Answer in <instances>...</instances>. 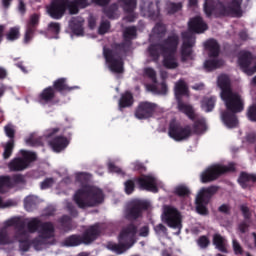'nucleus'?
I'll return each instance as SVG.
<instances>
[{
	"instance_id": "nucleus-2",
	"label": "nucleus",
	"mask_w": 256,
	"mask_h": 256,
	"mask_svg": "<svg viewBox=\"0 0 256 256\" xmlns=\"http://www.w3.org/2000/svg\"><path fill=\"white\" fill-rule=\"evenodd\" d=\"M217 85L221 89L220 97L227 109L226 112L221 114V120L225 127L233 129L239 125L235 113H241L245 107L243 97L231 89V79L225 74L218 76Z\"/></svg>"
},
{
	"instance_id": "nucleus-19",
	"label": "nucleus",
	"mask_w": 256,
	"mask_h": 256,
	"mask_svg": "<svg viewBox=\"0 0 256 256\" xmlns=\"http://www.w3.org/2000/svg\"><path fill=\"white\" fill-rule=\"evenodd\" d=\"M183 37V45L181 50V59L185 63L187 61H193L195 59V55L193 54V50L191 47L195 45V36L191 31L182 33Z\"/></svg>"
},
{
	"instance_id": "nucleus-9",
	"label": "nucleus",
	"mask_w": 256,
	"mask_h": 256,
	"mask_svg": "<svg viewBox=\"0 0 256 256\" xmlns=\"http://www.w3.org/2000/svg\"><path fill=\"white\" fill-rule=\"evenodd\" d=\"M101 233V228L99 224L91 226L83 236L80 235H71L67 237L62 243V247H79V245H91Z\"/></svg>"
},
{
	"instance_id": "nucleus-23",
	"label": "nucleus",
	"mask_w": 256,
	"mask_h": 256,
	"mask_svg": "<svg viewBox=\"0 0 256 256\" xmlns=\"http://www.w3.org/2000/svg\"><path fill=\"white\" fill-rule=\"evenodd\" d=\"M118 5L122 7L123 11L127 13L128 16L124 18V21H127L128 23H133L137 16L133 11H135V8L137 7V0H119Z\"/></svg>"
},
{
	"instance_id": "nucleus-39",
	"label": "nucleus",
	"mask_w": 256,
	"mask_h": 256,
	"mask_svg": "<svg viewBox=\"0 0 256 256\" xmlns=\"http://www.w3.org/2000/svg\"><path fill=\"white\" fill-rule=\"evenodd\" d=\"M104 15L109 19H117V17H119V6L113 4L110 7L104 8Z\"/></svg>"
},
{
	"instance_id": "nucleus-6",
	"label": "nucleus",
	"mask_w": 256,
	"mask_h": 256,
	"mask_svg": "<svg viewBox=\"0 0 256 256\" xmlns=\"http://www.w3.org/2000/svg\"><path fill=\"white\" fill-rule=\"evenodd\" d=\"M89 0H52L47 6V13L52 19H61L68 9L71 15L79 13V9L88 7Z\"/></svg>"
},
{
	"instance_id": "nucleus-22",
	"label": "nucleus",
	"mask_w": 256,
	"mask_h": 256,
	"mask_svg": "<svg viewBox=\"0 0 256 256\" xmlns=\"http://www.w3.org/2000/svg\"><path fill=\"white\" fill-rule=\"evenodd\" d=\"M154 113H163V108L151 102H142L136 110L135 117L137 119H148V117H152Z\"/></svg>"
},
{
	"instance_id": "nucleus-64",
	"label": "nucleus",
	"mask_w": 256,
	"mask_h": 256,
	"mask_svg": "<svg viewBox=\"0 0 256 256\" xmlns=\"http://www.w3.org/2000/svg\"><path fill=\"white\" fill-rule=\"evenodd\" d=\"M256 139V134L255 133H251L247 136V141H249L250 143L255 142Z\"/></svg>"
},
{
	"instance_id": "nucleus-8",
	"label": "nucleus",
	"mask_w": 256,
	"mask_h": 256,
	"mask_svg": "<svg viewBox=\"0 0 256 256\" xmlns=\"http://www.w3.org/2000/svg\"><path fill=\"white\" fill-rule=\"evenodd\" d=\"M137 233V228L130 225L123 228L118 236V244L114 242H109L107 244V249L116 253V255H123L126 251H129L133 245H135V234Z\"/></svg>"
},
{
	"instance_id": "nucleus-53",
	"label": "nucleus",
	"mask_w": 256,
	"mask_h": 256,
	"mask_svg": "<svg viewBox=\"0 0 256 256\" xmlns=\"http://www.w3.org/2000/svg\"><path fill=\"white\" fill-rule=\"evenodd\" d=\"M53 183H55L53 178H47L41 183V189H49V187H53Z\"/></svg>"
},
{
	"instance_id": "nucleus-5",
	"label": "nucleus",
	"mask_w": 256,
	"mask_h": 256,
	"mask_svg": "<svg viewBox=\"0 0 256 256\" xmlns=\"http://www.w3.org/2000/svg\"><path fill=\"white\" fill-rule=\"evenodd\" d=\"M241 3H243V0H230V2L225 0H205L204 12L207 17H211V15H216L217 17L219 15L239 17Z\"/></svg>"
},
{
	"instance_id": "nucleus-18",
	"label": "nucleus",
	"mask_w": 256,
	"mask_h": 256,
	"mask_svg": "<svg viewBox=\"0 0 256 256\" xmlns=\"http://www.w3.org/2000/svg\"><path fill=\"white\" fill-rule=\"evenodd\" d=\"M20 153L23 159L21 158L13 159L8 164V168L10 169V171H23L24 169H27L28 165H30L32 161H35V159H37V154H35L34 152L21 150Z\"/></svg>"
},
{
	"instance_id": "nucleus-37",
	"label": "nucleus",
	"mask_w": 256,
	"mask_h": 256,
	"mask_svg": "<svg viewBox=\"0 0 256 256\" xmlns=\"http://www.w3.org/2000/svg\"><path fill=\"white\" fill-rule=\"evenodd\" d=\"M217 101V98L210 97V98H204L201 104V108L205 113H210V111H213L215 109V102Z\"/></svg>"
},
{
	"instance_id": "nucleus-54",
	"label": "nucleus",
	"mask_w": 256,
	"mask_h": 256,
	"mask_svg": "<svg viewBox=\"0 0 256 256\" xmlns=\"http://www.w3.org/2000/svg\"><path fill=\"white\" fill-rule=\"evenodd\" d=\"M14 205H17V202L13 200H7L6 202H3V200L0 198V209L5 207H14Z\"/></svg>"
},
{
	"instance_id": "nucleus-32",
	"label": "nucleus",
	"mask_w": 256,
	"mask_h": 256,
	"mask_svg": "<svg viewBox=\"0 0 256 256\" xmlns=\"http://www.w3.org/2000/svg\"><path fill=\"white\" fill-rule=\"evenodd\" d=\"M213 245L218 251H221V253H227V240L220 234L213 236Z\"/></svg>"
},
{
	"instance_id": "nucleus-50",
	"label": "nucleus",
	"mask_w": 256,
	"mask_h": 256,
	"mask_svg": "<svg viewBox=\"0 0 256 256\" xmlns=\"http://www.w3.org/2000/svg\"><path fill=\"white\" fill-rule=\"evenodd\" d=\"M109 27H110L109 21H102L98 29V32L100 33V35H105V33L109 31Z\"/></svg>"
},
{
	"instance_id": "nucleus-1",
	"label": "nucleus",
	"mask_w": 256,
	"mask_h": 256,
	"mask_svg": "<svg viewBox=\"0 0 256 256\" xmlns=\"http://www.w3.org/2000/svg\"><path fill=\"white\" fill-rule=\"evenodd\" d=\"M38 231L39 236L32 241L36 251H42L47 245H52L55 237V227L52 223H42L39 218H26L21 223L19 217L10 218L2 223L0 228V245H12L18 241L22 253H27L31 244L29 233Z\"/></svg>"
},
{
	"instance_id": "nucleus-56",
	"label": "nucleus",
	"mask_w": 256,
	"mask_h": 256,
	"mask_svg": "<svg viewBox=\"0 0 256 256\" xmlns=\"http://www.w3.org/2000/svg\"><path fill=\"white\" fill-rule=\"evenodd\" d=\"M140 237H147V235H149V227L148 226H144L140 229L139 232Z\"/></svg>"
},
{
	"instance_id": "nucleus-43",
	"label": "nucleus",
	"mask_w": 256,
	"mask_h": 256,
	"mask_svg": "<svg viewBox=\"0 0 256 256\" xmlns=\"http://www.w3.org/2000/svg\"><path fill=\"white\" fill-rule=\"evenodd\" d=\"M19 35V27H13L7 33L6 38L8 41H16Z\"/></svg>"
},
{
	"instance_id": "nucleus-14",
	"label": "nucleus",
	"mask_w": 256,
	"mask_h": 256,
	"mask_svg": "<svg viewBox=\"0 0 256 256\" xmlns=\"http://www.w3.org/2000/svg\"><path fill=\"white\" fill-rule=\"evenodd\" d=\"M161 217L163 223H167L168 227H171L172 229H178L175 235H179V233H181V213H179L177 208L169 205L163 206Z\"/></svg>"
},
{
	"instance_id": "nucleus-28",
	"label": "nucleus",
	"mask_w": 256,
	"mask_h": 256,
	"mask_svg": "<svg viewBox=\"0 0 256 256\" xmlns=\"http://www.w3.org/2000/svg\"><path fill=\"white\" fill-rule=\"evenodd\" d=\"M38 24H39V15L37 14L32 15L26 27L24 43H29V41L33 39V33H35V26Z\"/></svg>"
},
{
	"instance_id": "nucleus-26",
	"label": "nucleus",
	"mask_w": 256,
	"mask_h": 256,
	"mask_svg": "<svg viewBox=\"0 0 256 256\" xmlns=\"http://www.w3.org/2000/svg\"><path fill=\"white\" fill-rule=\"evenodd\" d=\"M83 25H85V20L81 17L73 18L69 23V27L76 37H83V35H85V28Z\"/></svg>"
},
{
	"instance_id": "nucleus-51",
	"label": "nucleus",
	"mask_w": 256,
	"mask_h": 256,
	"mask_svg": "<svg viewBox=\"0 0 256 256\" xmlns=\"http://www.w3.org/2000/svg\"><path fill=\"white\" fill-rule=\"evenodd\" d=\"M181 7H183V5H181V3H169L168 4V13H177V11L181 10Z\"/></svg>"
},
{
	"instance_id": "nucleus-34",
	"label": "nucleus",
	"mask_w": 256,
	"mask_h": 256,
	"mask_svg": "<svg viewBox=\"0 0 256 256\" xmlns=\"http://www.w3.org/2000/svg\"><path fill=\"white\" fill-rule=\"evenodd\" d=\"M21 180H13L9 176L0 177V193H5L10 187H13L15 183H19Z\"/></svg>"
},
{
	"instance_id": "nucleus-48",
	"label": "nucleus",
	"mask_w": 256,
	"mask_h": 256,
	"mask_svg": "<svg viewBox=\"0 0 256 256\" xmlns=\"http://www.w3.org/2000/svg\"><path fill=\"white\" fill-rule=\"evenodd\" d=\"M108 171H110V173H117L118 175L123 173L121 168L115 166V162L113 161L108 162Z\"/></svg>"
},
{
	"instance_id": "nucleus-27",
	"label": "nucleus",
	"mask_w": 256,
	"mask_h": 256,
	"mask_svg": "<svg viewBox=\"0 0 256 256\" xmlns=\"http://www.w3.org/2000/svg\"><path fill=\"white\" fill-rule=\"evenodd\" d=\"M55 99V90L52 87L45 88L37 98L40 105H51Z\"/></svg>"
},
{
	"instance_id": "nucleus-45",
	"label": "nucleus",
	"mask_w": 256,
	"mask_h": 256,
	"mask_svg": "<svg viewBox=\"0 0 256 256\" xmlns=\"http://www.w3.org/2000/svg\"><path fill=\"white\" fill-rule=\"evenodd\" d=\"M210 243H211V241L207 238V236H201L197 240V245H198V247H200V249H207V247H209Z\"/></svg>"
},
{
	"instance_id": "nucleus-12",
	"label": "nucleus",
	"mask_w": 256,
	"mask_h": 256,
	"mask_svg": "<svg viewBox=\"0 0 256 256\" xmlns=\"http://www.w3.org/2000/svg\"><path fill=\"white\" fill-rule=\"evenodd\" d=\"M204 47L210 57L204 62V69L213 71V69H219V67L223 66V60L217 58L219 57V44L217 41L210 39L204 43Z\"/></svg>"
},
{
	"instance_id": "nucleus-52",
	"label": "nucleus",
	"mask_w": 256,
	"mask_h": 256,
	"mask_svg": "<svg viewBox=\"0 0 256 256\" xmlns=\"http://www.w3.org/2000/svg\"><path fill=\"white\" fill-rule=\"evenodd\" d=\"M232 247L235 255H241V253H243V248L241 247V244L237 242V240L232 241Z\"/></svg>"
},
{
	"instance_id": "nucleus-16",
	"label": "nucleus",
	"mask_w": 256,
	"mask_h": 256,
	"mask_svg": "<svg viewBox=\"0 0 256 256\" xmlns=\"http://www.w3.org/2000/svg\"><path fill=\"white\" fill-rule=\"evenodd\" d=\"M136 183L137 185H139L140 189H144L145 191H151V193H157V191L165 187L163 181L159 180L153 174L142 175L136 180Z\"/></svg>"
},
{
	"instance_id": "nucleus-60",
	"label": "nucleus",
	"mask_w": 256,
	"mask_h": 256,
	"mask_svg": "<svg viewBox=\"0 0 256 256\" xmlns=\"http://www.w3.org/2000/svg\"><path fill=\"white\" fill-rule=\"evenodd\" d=\"M248 227L249 225L247 224V222H243L239 225V230L241 231V233H246Z\"/></svg>"
},
{
	"instance_id": "nucleus-38",
	"label": "nucleus",
	"mask_w": 256,
	"mask_h": 256,
	"mask_svg": "<svg viewBox=\"0 0 256 256\" xmlns=\"http://www.w3.org/2000/svg\"><path fill=\"white\" fill-rule=\"evenodd\" d=\"M165 26L163 24H157L153 30L152 34L150 35V40L153 41V39H161L163 35H165Z\"/></svg>"
},
{
	"instance_id": "nucleus-29",
	"label": "nucleus",
	"mask_w": 256,
	"mask_h": 256,
	"mask_svg": "<svg viewBox=\"0 0 256 256\" xmlns=\"http://www.w3.org/2000/svg\"><path fill=\"white\" fill-rule=\"evenodd\" d=\"M123 36L125 43L121 45V49H123V51H127V47L131 45V39H135V37H137V28H126L123 32Z\"/></svg>"
},
{
	"instance_id": "nucleus-49",
	"label": "nucleus",
	"mask_w": 256,
	"mask_h": 256,
	"mask_svg": "<svg viewBox=\"0 0 256 256\" xmlns=\"http://www.w3.org/2000/svg\"><path fill=\"white\" fill-rule=\"evenodd\" d=\"M4 131L7 137H9L10 139H13V137H15V127L13 125L11 124L6 125L4 127Z\"/></svg>"
},
{
	"instance_id": "nucleus-20",
	"label": "nucleus",
	"mask_w": 256,
	"mask_h": 256,
	"mask_svg": "<svg viewBox=\"0 0 256 256\" xmlns=\"http://www.w3.org/2000/svg\"><path fill=\"white\" fill-rule=\"evenodd\" d=\"M238 65L246 75L256 73V58L247 51H241L238 56Z\"/></svg>"
},
{
	"instance_id": "nucleus-41",
	"label": "nucleus",
	"mask_w": 256,
	"mask_h": 256,
	"mask_svg": "<svg viewBox=\"0 0 256 256\" xmlns=\"http://www.w3.org/2000/svg\"><path fill=\"white\" fill-rule=\"evenodd\" d=\"M174 193L176 195H178L179 197H187V195H189L190 191L186 185L180 184L175 187Z\"/></svg>"
},
{
	"instance_id": "nucleus-21",
	"label": "nucleus",
	"mask_w": 256,
	"mask_h": 256,
	"mask_svg": "<svg viewBox=\"0 0 256 256\" xmlns=\"http://www.w3.org/2000/svg\"><path fill=\"white\" fill-rule=\"evenodd\" d=\"M104 57L106 65L112 73H123V60L119 54L113 50L104 48Z\"/></svg>"
},
{
	"instance_id": "nucleus-25",
	"label": "nucleus",
	"mask_w": 256,
	"mask_h": 256,
	"mask_svg": "<svg viewBox=\"0 0 256 256\" xmlns=\"http://www.w3.org/2000/svg\"><path fill=\"white\" fill-rule=\"evenodd\" d=\"M188 27L193 33H205L207 31V23L203 21L201 16H196L188 22Z\"/></svg>"
},
{
	"instance_id": "nucleus-13",
	"label": "nucleus",
	"mask_w": 256,
	"mask_h": 256,
	"mask_svg": "<svg viewBox=\"0 0 256 256\" xmlns=\"http://www.w3.org/2000/svg\"><path fill=\"white\" fill-rule=\"evenodd\" d=\"M229 171H235V165L233 163H230L228 166L214 164L201 173V183H211V181H215L220 175L229 173Z\"/></svg>"
},
{
	"instance_id": "nucleus-3",
	"label": "nucleus",
	"mask_w": 256,
	"mask_h": 256,
	"mask_svg": "<svg viewBox=\"0 0 256 256\" xmlns=\"http://www.w3.org/2000/svg\"><path fill=\"white\" fill-rule=\"evenodd\" d=\"M89 181H91V174L75 173V183L81 185V188L75 192L74 201L80 209L96 207V205H101L105 201L103 190L97 186L89 185Z\"/></svg>"
},
{
	"instance_id": "nucleus-47",
	"label": "nucleus",
	"mask_w": 256,
	"mask_h": 256,
	"mask_svg": "<svg viewBox=\"0 0 256 256\" xmlns=\"http://www.w3.org/2000/svg\"><path fill=\"white\" fill-rule=\"evenodd\" d=\"M124 187H125V193L127 195H131V193L135 191V182H133L132 180H128L124 183Z\"/></svg>"
},
{
	"instance_id": "nucleus-55",
	"label": "nucleus",
	"mask_w": 256,
	"mask_h": 256,
	"mask_svg": "<svg viewBox=\"0 0 256 256\" xmlns=\"http://www.w3.org/2000/svg\"><path fill=\"white\" fill-rule=\"evenodd\" d=\"M69 183H71V178L66 177L64 180H62L59 183L58 189H65L67 187V185H69Z\"/></svg>"
},
{
	"instance_id": "nucleus-57",
	"label": "nucleus",
	"mask_w": 256,
	"mask_h": 256,
	"mask_svg": "<svg viewBox=\"0 0 256 256\" xmlns=\"http://www.w3.org/2000/svg\"><path fill=\"white\" fill-rule=\"evenodd\" d=\"M66 207L70 212V214L72 215V217H75V215H77V211L73 209V205H71V203L67 202Z\"/></svg>"
},
{
	"instance_id": "nucleus-31",
	"label": "nucleus",
	"mask_w": 256,
	"mask_h": 256,
	"mask_svg": "<svg viewBox=\"0 0 256 256\" xmlns=\"http://www.w3.org/2000/svg\"><path fill=\"white\" fill-rule=\"evenodd\" d=\"M54 87L60 93H69V91H73V89H79L78 86L68 87L67 80L65 78H60L54 82Z\"/></svg>"
},
{
	"instance_id": "nucleus-11",
	"label": "nucleus",
	"mask_w": 256,
	"mask_h": 256,
	"mask_svg": "<svg viewBox=\"0 0 256 256\" xmlns=\"http://www.w3.org/2000/svg\"><path fill=\"white\" fill-rule=\"evenodd\" d=\"M174 92L175 97L178 101V111L187 115L189 119H195V110L193 109V106L185 104L181 100L182 97H189V90L185 81L179 80L178 82H176Z\"/></svg>"
},
{
	"instance_id": "nucleus-7",
	"label": "nucleus",
	"mask_w": 256,
	"mask_h": 256,
	"mask_svg": "<svg viewBox=\"0 0 256 256\" xmlns=\"http://www.w3.org/2000/svg\"><path fill=\"white\" fill-rule=\"evenodd\" d=\"M205 131H207V124L203 118L197 120L192 128L191 126L182 127L177 120H172L170 122L168 135L174 141H185L189 139L193 133L201 135L205 133Z\"/></svg>"
},
{
	"instance_id": "nucleus-4",
	"label": "nucleus",
	"mask_w": 256,
	"mask_h": 256,
	"mask_svg": "<svg viewBox=\"0 0 256 256\" xmlns=\"http://www.w3.org/2000/svg\"><path fill=\"white\" fill-rule=\"evenodd\" d=\"M177 45H179V37L173 34L162 43L151 45L148 48V53L152 61H159V57L162 55V65L166 69H177V67H179V62L177 61V57H175Z\"/></svg>"
},
{
	"instance_id": "nucleus-33",
	"label": "nucleus",
	"mask_w": 256,
	"mask_h": 256,
	"mask_svg": "<svg viewBox=\"0 0 256 256\" xmlns=\"http://www.w3.org/2000/svg\"><path fill=\"white\" fill-rule=\"evenodd\" d=\"M152 7H153V3H151L150 1H143L141 3V6H140V9H141V13L144 17H152L154 15H159V12L158 11H154L152 10Z\"/></svg>"
},
{
	"instance_id": "nucleus-58",
	"label": "nucleus",
	"mask_w": 256,
	"mask_h": 256,
	"mask_svg": "<svg viewBox=\"0 0 256 256\" xmlns=\"http://www.w3.org/2000/svg\"><path fill=\"white\" fill-rule=\"evenodd\" d=\"M241 211H242L244 217H245L246 219H248V217H249V215H250V213H249V207H247L246 205H242V206H241Z\"/></svg>"
},
{
	"instance_id": "nucleus-24",
	"label": "nucleus",
	"mask_w": 256,
	"mask_h": 256,
	"mask_svg": "<svg viewBox=\"0 0 256 256\" xmlns=\"http://www.w3.org/2000/svg\"><path fill=\"white\" fill-rule=\"evenodd\" d=\"M149 203L143 200H133L129 204V210H128V219H137L139 215H141L142 209H148Z\"/></svg>"
},
{
	"instance_id": "nucleus-15",
	"label": "nucleus",
	"mask_w": 256,
	"mask_h": 256,
	"mask_svg": "<svg viewBox=\"0 0 256 256\" xmlns=\"http://www.w3.org/2000/svg\"><path fill=\"white\" fill-rule=\"evenodd\" d=\"M217 186H210L208 188H202L198 192L196 197V211L200 215H207V203H209V199L217 193Z\"/></svg>"
},
{
	"instance_id": "nucleus-35",
	"label": "nucleus",
	"mask_w": 256,
	"mask_h": 256,
	"mask_svg": "<svg viewBox=\"0 0 256 256\" xmlns=\"http://www.w3.org/2000/svg\"><path fill=\"white\" fill-rule=\"evenodd\" d=\"M256 181V174H247L245 172L240 174L238 179V183H240L241 187L245 189L249 185V183H255Z\"/></svg>"
},
{
	"instance_id": "nucleus-46",
	"label": "nucleus",
	"mask_w": 256,
	"mask_h": 256,
	"mask_svg": "<svg viewBox=\"0 0 256 256\" xmlns=\"http://www.w3.org/2000/svg\"><path fill=\"white\" fill-rule=\"evenodd\" d=\"M154 230L160 237H167V228L163 224H158L154 227Z\"/></svg>"
},
{
	"instance_id": "nucleus-10",
	"label": "nucleus",
	"mask_w": 256,
	"mask_h": 256,
	"mask_svg": "<svg viewBox=\"0 0 256 256\" xmlns=\"http://www.w3.org/2000/svg\"><path fill=\"white\" fill-rule=\"evenodd\" d=\"M62 133L61 128H50L46 130L44 137L47 139L49 146L54 153H61L65 151L66 147H69L71 143V138L67 137Z\"/></svg>"
},
{
	"instance_id": "nucleus-44",
	"label": "nucleus",
	"mask_w": 256,
	"mask_h": 256,
	"mask_svg": "<svg viewBox=\"0 0 256 256\" xmlns=\"http://www.w3.org/2000/svg\"><path fill=\"white\" fill-rule=\"evenodd\" d=\"M26 145H29L30 147H35L37 145H41V141L37 140V136L35 134H32L29 136V138H26L25 140Z\"/></svg>"
},
{
	"instance_id": "nucleus-42",
	"label": "nucleus",
	"mask_w": 256,
	"mask_h": 256,
	"mask_svg": "<svg viewBox=\"0 0 256 256\" xmlns=\"http://www.w3.org/2000/svg\"><path fill=\"white\" fill-rule=\"evenodd\" d=\"M13 147H14L13 140L8 141L4 145V152H3L4 159H9L11 157V153H13Z\"/></svg>"
},
{
	"instance_id": "nucleus-61",
	"label": "nucleus",
	"mask_w": 256,
	"mask_h": 256,
	"mask_svg": "<svg viewBox=\"0 0 256 256\" xmlns=\"http://www.w3.org/2000/svg\"><path fill=\"white\" fill-rule=\"evenodd\" d=\"M219 211L221 213H229V206L227 204H223L219 207Z\"/></svg>"
},
{
	"instance_id": "nucleus-40",
	"label": "nucleus",
	"mask_w": 256,
	"mask_h": 256,
	"mask_svg": "<svg viewBox=\"0 0 256 256\" xmlns=\"http://www.w3.org/2000/svg\"><path fill=\"white\" fill-rule=\"evenodd\" d=\"M39 200L37 199V196H27L24 199V207L26 211H33L35 207H37V203Z\"/></svg>"
},
{
	"instance_id": "nucleus-36",
	"label": "nucleus",
	"mask_w": 256,
	"mask_h": 256,
	"mask_svg": "<svg viewBox=\"0 0 256 256\" xmlns=\"http://www.w3.org/2000/svg\"><path fill=\"white\" fill-rule=\"evenodd\" d=\"M131 105H133V94L125 92L119 100V108L125 109V107H131Z\"/></svg>"
},
{
	"instance_id": "nucleus-62",
	"label": "nucleus",
	"mask_w": 256,
	"mask_h": 256,
	"mask_svg": "<svg viewBox=\"0 0 256 256\" xmlns=\"http://www.w3.org/2000/svg\"><path fill=\"white\" fill-rule=\"evenodd\" d=\"M88 25H89L90 29H95L96 20L93 17H90L88 20Z\"/></svg>"
},
{
	"instance_id": "nucleus-17",
	"label": "nucleus",
	"mask_w": 256,
	"mask_h": 256,
	"mask_svg": "<svg viewBox=\"0 0 256 256\" xmlns=\"http://www.w3.org/2000/svg\"><path fill=\"white\" fill-rule=\"evenodd\" d=\"M144 76L148 77L153 81V85L146 84V90L150 91V93H154L155 95H166L167 94V84L162 82L161 84H157V72L152 67H145L143 70Z\"/></svg>"
},
{
	"instance_id": "nucleus-30",
	"label": "nucleus",
	"mask_w": 256,
	"mask_h": 256,
	"mask_svg": "<svg viewBox=\"0 0 256 256\" xmlns=\"http://www.w3.org/2000/svg\"><path fill=\"white\" fill-rule=\"evenodd\" d=\"M59 33H61V25L57 22H51L48 24L47 37L48 39H59Z\"/></svg>"
},
{
	"instance_id": "nucleus-59",
	"label": "nucleus",
	"mask_w": 256,
	"mask_h": 256,
	"mask_svg": "<svg viewBox=\"0 0 256 256\" xmlns=\"http://www.w3.org/2000/svg\"><path fill=\"white\" fill-rule=\"evenodd\" d=\"M132 166L135 171H141V169H145V167H143V164H141L140 162H134L132 163Z\"/></svg>"
},
{
	"instance_id": "nucleus-63",
	"label": "nucleus",
	"mask_w": 256,
	"mask_h": 256,
	"mask_svg": "<svg viewBox=\"0 0 256 256\" xmlns=\"http://www.w3.org/2000/svg\"><path fill=\"white\" fill-rule=\"evenodd\" d=\"M93 3H96V5H107V3H109V1L111 0H92Z\"/></svg>"
}]
</instances>
